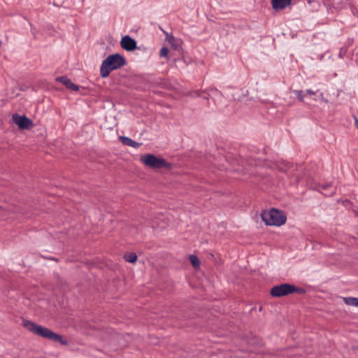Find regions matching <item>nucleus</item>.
<instances>
[{
  "instance_id": "nucleus-1",
  "label": "nucleus",
  "mask_w": 358,
  "mask_h": 358,
  "mask_svg": "<svg viewBox=\"0 0 358 358\" xmlns=\"http://www.w3.org/2000/svg\"><path fill=\"white\" fill-rule=\"evenodd\" d=\"M23 327H25L30 332L41 336L43 338L49 339L50 341L58 342L62 345H67L68 342L66 340H64L63 337L53 332L50 329L39 325L32 321L30 320H24L23 321Z\"/></svg>"
},
{
  "instance_id": "nucleus-2",
  "label": "nucleus",
  "mask_w": 358,
  "mask_h": 358,
  "mask_svg": "<svg viewBox=\"0 0 358 358\" xmlns=\"http://www.w3.org/2000/svg\"><path fill=\"white\" fill-rule=\"evenodd\" d=\"M126 64L125 58L119 53L110 55L103 61L101 65V76L106 78L112 71L120 69L126 65Z\"/></svg>"
},
{
  "instance_id": "nucleus-3",
  "label": "nucleus",
  "mask_w": 358,
  "mask_h": 358,
  "mask_svg": "<svg viewBox=\"0 0 358 358\" xmlns=\"http://www.w3.org/2000/svg\"><path fill=\"white\" fill-rule=\"evenodd\" d=\"M262 220L266 225L281 226L287 220L285 214L275 208H271L269 211L264 210L261 213Z\"/></svg>"
},
{
  "instance_id": "nucleus-4",
  "label": "nucleus",
  "mask_w": 358,
  "mask_h": 358,
  "mask_svg": "<svg viewBox=\"0 0 358 358\" xmlns=\"http://www.w3.org/2000/svg\"><path fill=\"white\" fill-rule=\"evenodd\" d=\"M305 292L306 290L303 288L298 287L288 283H283L273 287L270 294L274 297H282L294 293L302 294Z\"/></svg>"
},
{
  "instance_id": "nucleus-5",
  "label": "nucleus",
  "mask_w": 358,
  "mask_h": 358,
  "mask_svg": "<svg viewBox=\"0 0 358 358\" xmlns=\"http://www.w3.org/2000/svg\"><path fill=\"white\" fill-rule=\"evenodd\" d=\"M140 160L146 166L151 168L152 169H160L162 168L171 169L172 168L171 164L167 162L165 159L162 158L157 157L155 155L152 154L141 155L140 157Z\"/></svg>"
},
{
  "instance_id": "nucleus-6",
  "label": "nucleus",
  "mask_w": 358,
  "mask_h": 358,
  "mask_svg": "<svg viewBox=\"0 0 358 358\" xmlns=\"http://www.w3.org/2000/svg\"><path fill=\"white\" fill-rule=\"evenodd\" d=\"M298 349L290 348L287 350H278L275 352H266L264 358H303L298 352Z\"/></svg>"
},
{
  "instance_id": "nucleus-7",
  "label": "nucleus",
  "mask_w": 358,
  "mask_h": 358,
  "mask_svg": "<svg viewBox=\"0 0 358 358\" xmlns=\"http://www.w3.org/2000/svg\"><path fill=\"white\" fill-rule=\"evenodd\" d=\"M12 120L18 126L20 129H30L34 127L33 121L25 115L15 113L13 115Z\"/></svg>"
},
{
  "instance_id": "nucleus-8",
  "label": "nucleus",
  "mask_w": 358,
  "mask_h": 358,
  "mask_svg": "<svg viewBox=\"0 0 358 358\" xmlns=\"http://www.w3.org/2000/svg\"><path fill=\"white\" fill-rule=\"evenodd\" d=\"M120 45L127 51H134L138 48L136 41L128 35L122 38Z\"/></svg>"
},
{
  "instance_id": "nucleus-9",
  "label": "nucleus",
  "mask_w": 358,
  "mask_h": 358,
  "mask_svg": "<svg viewBox=\"0 0 358 358\" xmlns=\"http://www.w3.org/2000/svg\"><path fill=\"white\" fill-rule=\"evenodd\" d=\"M293 166L292 164H291L289 162H276L272 164L271 166V169H276L279 172L282 173H286Z\"/></svg>"
},
{
  "instance_id": "nucleus-10",
  "label": "nucleus",
  "mask_w": 358,
  "mask_h": 358,
  "mask_svg": "<svg viewBox=\"0 0 358 358\" xmlns=\"http://www.w3.org/2000/svg\"><path fill=\"white\" fill-rule=\"evenodd\" d=\"M56 80L62 83L68 89H70L73 91H78L79 90V87L76 84L73 83L71 80L66 76L57 77L56 78Z\"/></svg>"
},
{
  "instance_id": "nucleus-11",
  "label": "nucleus",
  "mask_w": 358,
  "mask_h": 358,
  "mask_svg": "<svg viewBox=\"0 0 358 358\" xmlns=\"http://www.w3.org/2000/svg\"><path fill=\"white\" fill-rule=\"evenodd\" d=\"M272 7L275 10L285 9L291 4L292 0H271Z\"/></svg>"
},
{
  "instance_id": "nucleus-12",
  "label": "nucleus",
  "mask_w": 358,
  "mask_h": 358,
  "mask_svg": "<svg viewBox=\"0 0 358 358\" xmlns=\"http://www.w3.org/2000/svg\"><path fill=\"white\" fill-rule=\"evenodd\" d=\"M119 140L123 145L130 146L134 148H138L142 145L141 143L136 142L127 136H120Z\"/></svg>"
},
{
  "instance_id": "nucleus-13",
  "label": "nucleus",
  "mask_w": 358,
  "mask_h": 358,
  "mask_svg": "<svg viewBox=\"0 0 358 358\" xmlns=\"http://www.w3.org/2000/svg\"><path fill=\"white\" fill-rule=\"evenodd\" d=\"M344 302L347 305L358 307V298L346 297V298H344Z\"/></svg>"
},
{
  "instance_id": "nucleus-14",
  "label": "nucleus",
  "mask_w": 358,
  "mask_h": 358,
  "mask_svg": "<svg viewBox=\"0 0 358 358\" xmlns=\"http://www.w3.org/2000/svg\"><path fill=\"white\" fill-rule=\"evenodd\" d=\"M124 257L125 260L129 263H134L137 260V255L134 252L125 254Z\"/></svg>"
},
{
  "instance_id": "nucleus-15",
  "label": "nucleus",
  "mask_w": 358,
  "mask_h": 358,
  "mask_svg": "<svg viewBox=\"0 0 358 358\" xmlns=\"http://www.w3.org/2000/svg\"><path fill=\"white\" fill-rule=\"evenodd\" d=\"M169 41L171 44V48L175 50H179L181 49L180 45L178 42L174 38L173 36H171L170 38H168Z\"/></svg>"
},
{
  "instance_id": "nucleus-16",
  "label": "nucleus",
  "mask_w": 358,
  "mask_h": 358,
  "mask_svg": "<svg viewBox=\"0 0 358 358\" xmlns=\"http://www.w3.org/2000/svg\"><path fill=\"white\" fill-rule=\"evenodd\" d=\"M189 261H190L192 265L194 268H199V266H200V260H199V259L196 255H190Z\"/></svg>"
},
{
  "instance_id": "nucleus-17",
  "label": "nucleus",
  "mask_w": 358,
  "mask_h": 358,
  "mask_svg": "<svg viewBox=\"0 0 358 358\" xmlns=\"http://www.w3.org/2000/svg\"><path fill=\"white\" fill-rule=\"evenodd\" d=\"M294 92L296 94V97L299 101L303 102L304 101V97H305V92L302 90H294Z\"/></svg>"
},
{
  "instance_id": "nucleus-18",
  "label": "nucleus",
  "mask_w": 358,
  "mask_h": 358,
  "mask_svg": "<svg viewBox=\"0 0 358 358\" xmlns=\"http://www.w3.org/2000/svg\"><path fill=\"white\" fill-rule=\"evenodd\" d=\"M169 51L168 48L163 47V48H162V49L160 50L159 55L162 57H167L168 55H169Z\"/></svg>"
},
{
  "instance_id": "nucleus-19",
  "label": "nucleus",
  "mask_w": 358,
  "mask_h": 358,
  "mask_svg": "<svg viewBox=\"0 0 358 358\" xmlns=\"http://www.w3.org/2000/svg\"><path fill=\"white\" fill-rule=\"evenodd\" d=\"M305 94H308V95H315V92L311 90H307L306 92H305Z\"/></svg>"
},
{
  "instance_id": "nucleus-20",
  "label": "nucleus",
  "mask_w": 358,
  "mask_h": 358,
  "mask_svg": "<svg viewBox=\"0 0 358 358\" xmlns=\"http://www.w3.org/2000/svg\"><path fill=\"white\" fill-rule=\"evenodd\" d=\"M196 94H197L198 96H202L205 99H209V94H208L207 96H202L201 94V93H199V92H196Z\"/></svg>"
},
{
  "instance_id": "nucleus-21",
  "label": "nucleus",
  "mask_w": 358,
  "mask_h": 358,
  "mask_svg": "<svg viewBox=\"0 0 358 358\" xmlns=\"http://www.w3.org/2000/svg\"><path fill=\"white\" fill-rule=\"evenodd\" d=\"M354 119H355V127H356V128L358 129V119L355 115H354Z\"/></svg>"
},
{
  "instance_id": "nucleus-22",
  "label": "nucleus",
  "mask_w": 358,
  "mask_h": 358,
  "mask_svg": "<svg viewBox=\"0 0 358 358\" xmlns=\"http://www.w3.org/2000/svg\"><path fill=\"white\" fill-rule=\"evenodd\" d=\"M321 100L324 103H328V100L323 97V94H321Z\"/></svg>"
},
{
  "instance_id": "nucleus-23",
  "label": "nucleus",
  "mask_w": 358,
  "mask_h": 358,
  "mask_svg": "<svg viewBox=\"0 0 358 358\" xmlns=\"http://www.w3.org/2000/svg\"><path fill=\"white\" fill-rule=\"evenodd\" d=\"M178 62H179V59H178L175 58V59H174V64H175V66H176V67H177V66H177V64H176Z\"/></svg>"
},
{
  "instance_id": "nucleus-24",
  "label": "nucleus",
  "mask_w": 358,
  "mask_h": 358,
  "mask_svg": "<svg viewBox=\"0 0 358 358\" xmlns=\"http://www.w3.org/2000/svg\"><path fill=\"white\" fill-rule=\"evenodd\" d=\"M329 186H330V185H322V188H323L324 189H327V188L328 187H329Z\"/></svg>"
},
{
  "instance_id": "nucleus-25",
  "label": "nucleus",
  "mask_w": 358,
  "mask_h": 358,
  "mask_svg": "<svg viewBox=\"0 0 358 358\" xmlns=\"http://www.w3.org/2000/svg\"><path fill=\"white\" fill-rule=\"evenodd\" d=\"M210 91H212V92H218V90H216V89H211V90H210ZM219 93L221 94V92H219Z\"/></svg>"
},
{
  "instance_id": "nucleus-26",
  "label": "nucleus",
  "mask_w": 358,
  "mask_h": 358,
  "mask_svg": "<svg viewBox=\"0 0 358 358\" xmlns=\"http://www.w3.org/2000/svg\"><path fill=\"white\" fill-rule=\"evenodd\" d=\"M2 209H3V208L1 206H0V210H2Z\"/></svg>"
}]
</instances>
